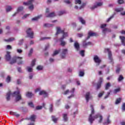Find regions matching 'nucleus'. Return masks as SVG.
<instances>
[{"label": "nucleus", "instance_id": "f257e3e1", "mask_svg": "<svg viewBox=\"0 0 125 125\" xmlns=\"http://www.w3.org/2000/svg\"><path fill=\"white\" fill-rule=\"evenodd\" d=\"M90 107L91 109V113L89 117L88 121L89 123L92 125L95 119L99 118L100 120H99V124H101L102 123V120H103V117L99 113H98L96 114L95 116H93V115L94 114V108H93V105H91Z\"/></svg>", "mask_w": 125, "mask_h": 125}, {"label": "nucleus", "instance_id": "f03ea898", "mask_svg": "<svg viewBox=\"0 0 125 125\" xmlns=\"http://www.w3.org/2000/svg\"><path fill=\"white\" fill-rule=\"evenodd\" d=\"M62 34V37L59 39L60 42H61V45L64 46L66 44V42L63 41V40L67 37H68V33L64 32V30H61V28L59 27H57V32L56 33V36H57L58 34Z\"/></svg>", "mask_w": 125, "mask_h": 125}, {"label": "nucleus", "instance_id": "7ed1b4c3", "mask_svg": "<svg viewBox=\"0 0 125 125\" xmlns=\"http://www.w3.org/2000/svg\"><path fill=\"white\" fill-rule=\"evenodd\" d=\"M12 95L14 97H16L15 100L16 102H18L20 100L22 99V97H21V94H20V91H17L14 92L13 93H12L10 92H8L6 95V100L9 101L10 100V96Z\"/></svg>", "mask_w": 125, "mask_h": 125}, {"label": "nucleus", "instance_id": "20e7f679", "mask_svg": "<svg viewBox=\"0 0 125 125\" xmlns=\"http://www.w3.org/2000/svg\"><path fill=\"white\" fill-rule=\"evenodd\" d=\"M16 62H17L18 65H22L24 64V62L22 60V57H14L13 58L10 63L11 65H12V64L16 63Z\"/></svg>", "mask_w": 125, "mask_h": 125}, {"label": "nucleus", "instance_id": "39448f33", "mask_svg": "<svg viewBox=\"0 0 125 125\" xmlns=\"http://www.w3.org/2000/svg\"><path fill=\"white\" fill-rule=\"evenodd\" d=\"M102 4H103V2H102V0H98V1L95 3L94 5L91 7L90 9L92 10H93V9H95V8H97V7L102 6Z\"/></svg>", "mask_w": 125, "mask_h": 125}, {"label": "nucleus", "instance_id": "423d86ee", "mask_svg": "<svg viewBox=\"0 0 125 125\" xmlns=\"http://www.w3.org/2000/svg\"><path fill=\"white\" fill-rule=\"evenodd\" d=\"M105 52H108V59L110 61V63L114 64V62L113 61V58L112 57V52L110 49H105L104 50Z\"/></svg>", "mask_w": 125, "mask_h": 125}, {"label": "nucleus", "instance_id": "0eeeda50", "mask_svg": "<svg viewBox=\"0 0 125 125\" xmlns=\"http://www.w3.org/2000/svg\"><path fill=\"white\" fill-rule=\"evenodd\" d=\"M75 92V88H73L71 90L69 91V90H67L64 92V94H68V93H71V95L68 97V99L71 98V97H74V93Z\"/></svg>", "mask_w": 125, "mask_h": 125}, {"label": "nucleus", "instance_id": "6e6552de", "mask_svg": "<svg viewBox=\"0 0 125 125\" xmlns=\"http://www.w3.org/2000/svg\"><path fill=\"white\" fill-rule=\"evenodd\" d=\"M31 28H28L26 31V34L28 38H30V39H33L34 38V32L32 31Z\"/></svg>", "mask_w": 125, "mask_h": 125}, {"label": "nucleus", "instance_id": "1a4fd4ad", "mask_svg": "<svg viewBox=\"0 0 125 125\" xmlns=\"http://www.w3.org/2000/svg\"><path fill=\"white\" fill-rule=\"evenodd\" d=\"M68 53V49H62L61 53V57L62 59H64L66 57V54Z\"/></svg>", "mask_w": 125, "mask_h": 125}, {"label": "nucleus", "instance_id": "9d476101", "mask_svg": "<svg viewBox=\"0 0 125 125\" xmlns=\"http://www.w3.org/2000/svg\"><path fill=\"white\" fill-rule=\"evenodd\" d=\"M94 61L96 63L97 66H99L100 64V63H101V60L99 59V57H98V56L95 55L94 57Z\"/></svg>", "mask_w": 125, "mask_h": 125}, {"label": "nucleus", "instance_id": "9b49d317", "mask_svg": "<svg viewBox=\"0 0 125 125\" xmlns=\"http://www.w3.org/2000/svg\"><path fill=\"white\" fill-rule=\"evenodd\" d=\"M103 82V78H100L99 81L98 82L97 84V86H96V89L98 90L100 87H101V84Z\"/></svg>", "mask_w": 125, "mask_h": 125}, {"label": "nucleus", "instance_id": "f8f14e48", "mask_svg": "<svg viewBox=\"0 0 125 125\" xmlns=\"http://www.w3.org/2000/svg\"><path fill=\"white\" fill-rule=\"evenodd\" d=\"M96 36V33L95 32H92L91 31H89L88 34V36L87 38L86 39V40H88L90 37H94Z\"/></svg>", "mask_w": 125, "mask_h": 125}, {"label": "nucleus", "instance_id": "ddd939ff", "mask_svg": "<svg viewBox=\"0 0 125 125\" xmlns=\"http://www.w3.org/2000/svg\"><path fill=\"white\" fill-rule=\"evenodd\" d=\"M111 124V120H110V115H109L107 118L106 120H104V121L103 123L104 125H110Z\"/></svg>", "mask_w": 125, "mask_h": 125}, {"label": "nucleus", "instance_id": "4468645a", "mask_svg": "<svg viewBox=\"0 0 125 125\" xmlns=\"http://www.w3.org/2000/svg\"><path fill=\"white\" fill-rule=\"evenodd\" d=\"M85 98L86 99V103H87L88 101H89V99H90V92H87L85 95Z\"/></svg>", "mask_w": 125, "mask_h": 125}, {"label": "nucleus", "instance_id": "2eb2a0df", "mask_svg": "<svg viewBox=\"0 0 125 125\" xmlns=\"http://www.w3.org/2000/svg\"><path fill=\"white\" fill-rule=\"evenodd\" d=\"M39 95H43V97H47L48 94L45 91H41L39 93Z\"/></svg>", "mask_w": 125, "mask_h": 125}, {"label": "nucleus", "instance_id": "dca6fc26", "mask_svg": "<svg viewBox=\"0 0 125 125\" xmlns=\"http://www.w3.org/2000/svg\"><path fill=\"white\" fill-rule=\"evenodd\" d=\"M23 9V6L19 7L17 9V12L15 13L14 14L12 15L13 17H14V16H16V14H17L18 12H20V11H22Z\"/></svg>", "mask_w": 125, "mask_h": 125}, {"label": "nucleus", "instance_id": "f3484780", "mask_svg": "<svg viewBox=\"0 0 125 125\" xmlns=\"http://www.w3.org/2000/svg\"><path fill=\"white\" fill-rule=\"evenodd\" d=\"M34 1H35V0H30L27 2H24L23 4L24 5H31V4H33Z\"/></svg>", "mask_w": 125, "mask_h": 125}, {"label": "nucleus", "instance_id": "a211bd4d", "mask_svg": "<svg viewBox=\"0 0 125 125\" xmlns=\"http://www.w3.org/2000/svg\"><path fill=\"white\" fill-rule=\"evenodd\" d=\"M45 17H54L55 16V13L52 12L48 14L47 13L45 14Z\"/></svg>", "mask_w": 125, "mask_h": 125}, {"label": "nucleus", "instance_id": "6ab92c4d", "mask_svg": "<svg viewBox=\"0 0 125 125\" xmlns=\"http://www.w3.org/2000/svg\"><path fill=\"white\" fill-rule=\"evenodd\" d=\"M11 58L10 56V52H7V54L5 56V59L7 61H9Z\"/></svg>", "mask_w": 125, "mask_h": 125}, {"label": "nucleus", "instance_id": "aec40b11", "mask_svg": "<svg viewBox=\"0 0 125 125\" xmlns=\"http://www.w3.org/2000/svg\"><path fill=\"white\" fill-rule=\"evenodd\" d=\"M74 47L77 51H79L80 50V44L78 42H75L74 43Z\"/></svg>", "mask_w": 125, "mask_h": 125}, {"label": "nucleus", "instance_id": "412c9836", "mask_svg": "<svg viewBox=\"0 0 125 125\" xmlns=\"http://www.w3.org/2000/svg\"><path fill=\"white\" fill-rule=\"evenodd\" d=\"M63 121L64 122H68V115L67 114H62Z\"/></svg>", "mask_w": 125, "mask_h": 125}, {"label": "nucleus", "instance_id": "4be33fe9", "mask_svg": "<svg viewBox=\"0 0 125 125\" xmlns=\"http://www.w3.org/2000/svg\"><path fill=\"white\" fill-rule=\"evenodd\" d=\"M91 44V42H86L85 41H83V47H86L87 45H90Z\"/></svg>", "mask_w": 125, "mask_h": 125}, {"label": "nucleus", "instance_id": "5701e85b", "mask_svg": "<svg viewBox=\"0 0 125 125\" xmlns=\"http://www.w3.org/2000/svg\"><path fill=\"white\" fill-rule=\"evenodd\" d=\"M36 118L37 116L33 114L30 116L28 120H30V121H31V122H35V120H36Z\"/></svg>", "mask_w": 125, "mask_h": 125}, {"label": "nucleus", "instance_id": "b1692460", "mask_svg": "<svg viewBox=\"0 0 125 125\" xmlns=\"http://www.w3.org/2000/svg\"><path fill=\"white\" fill-rule=\"evenodd\" d=\"M66 13H67V12H66L65 10H62L58 12V15H59V16H61V15L66 14Z\"/></svg>", "mask_w": 125, "mask_h": 125}, {"label": "nucleus", "instance_id": "393cba45", "mask_svg": "<svg viewBox=\"0 0 125 125\" xmlns=\"http://www.w3.org/2000/svg\"><path fill=\"white\" fill-rule=\"evenodd\" d=\"M120 39L121 40V42L123 45L125 46V37L124 36H120Z\"/></svg>", "mask_w": 125, "mask_h": 125}, {"label": "nucleus", "instance_id": "a878e982", "mask_svg": "<svg viewBox=\"0 0 125 125\" xmlns=\"http://www.w3.org/2000/svg\"><path fill=\"white\" fill-rule=\"evenodd\" d=\"M60 51H61V50L60 49H59L58 50H56L54 51V53L52 55V56H55L58 54Z\"/></svg>", "mask_w": 125, "mask_h": 125}, {"label": "nucleus", "instance_id": "bb28decb", "mask_svg": "<svg viewBox=\"0 0 125 125\" xmlns=\"http://www.w3.org/2000/svg\"><path fill=\"white\" fill-rule=\"evenodd\" d=\"M42 15H39L37 17H35V18H32V21H37V20H39V19H40V18H41V17H42Z\"/></svg>", "mask_w": 125, "mask_h": 125}, {"label": "nucleus", "instance_id": "cd10ccee", "mask_svg": "<svg viewBox=\"0 0 125 125\" xmlns=\"http://www.w3.org/2000/svg\"><path fill=\"white\" fill-rule=\"evenodd\" d=\"M10 115H12V116H15V117H16L17 118H18V117H19L20 116V115L17 114V113L14 112L13 111H10Z\"/></svg>", "mask_w": 125, "mask_h": 125}, {"label": "nucleus", "instance_id": "c85d7f7f", "mask_svg": "<svg viewBox=\"0 0 125 125\" xmlns=\"http://www.w3.org/2000/svg\"><path fill=\"white\" fill-rule=\"evenodd\" d=\"M15 40V39L14 38L12 37V38H9L7 40L5 39L4 41L7 42H13V41H14Z\"/></svg>", "mask_w": 125, "mask_h": 125}, {"label": "nucleus", "instance_id": "c756f323", "mask_svg": "<svg viewBox=\"0 0 125 125\" xmlns=\"http://www.w3.org/2000/svg\"><path fill=\"white\" fill-rule=\"evenodd\" d=\"M12 9H13V8H12V7H11V6H7V7L6 8V12H9L11 11V10H12Z\"/></svg>", "mask_w": 125, "mask_h": 125}, {"label": "nucleus", "instance_id": "7c9ffc66", "mask_svg": "<svg viewBox=\"0 0 125 125\" xmlns=\"http://www.w3.org/2000/svg\"><path fill=\"white\" fill-rule=\"evenodd\" d=\"M33 95H34V94H33L32 92H27L26 94V97H28V98H31V97H32Z\"/></svg>", "mask_w": 125, "mask_h": 125}, {"label": "nucleus", "instance_id": "2f4dec72", "mask_svg": "<svg viewBox=\"0 0 125 125\" xmlns=\"http://www.w3.org/2000/svg\"><path fill=\"white\" fill-rule=\"evenodd\" d=\"M114 10L116 12H121V11H123V10H124V8H116Z\"/></svg>", "mask_w": 125, "mask_h": 125}, {"label": "nucleus", "instance_id": "473e14b6", "mask_svg": "<svg viewBox=\"0 0 125 125\" xmlns=\"http://www.w3.org/2000/svg\"><path fill=\"white\" fill-rule=\"evenodd\" d=\"M111 86V83H107L105 85V89L106 90H107V89H109V88Z\"/></svg>", "mask_w": 125, "mask_h": 125}, {"label": "nucleus", "instance_id": "72a5a7b5", "mask_svg": "<svg viewBox=\"0 0 125 125\" xmlns=\"http://www.w3.org/2000/svg\"><path fill=\"white\" fill-rule=\"evenodd\" d=\"M79 20L80 21V22H81L82 23V24H85V21L83 20V18H79Z\"/></svg>", "mask_w": 125, "mask_h": 125}, {"label": "nucleus", "instance_id": "f704fd0d", "mask_svg": "<svg viewBox=\"0 0 125 125\" xmlns=\"http://www.w3.org/2000/svg\"><path fill=\"white\" fill-rule=\"evenodd\" d=\"M44 26L46 27L47 28H50L51 27H53V24L49 23H45L44 24Z\"/></svg>", "mask_w": 125, "mask_h": 125}, {"label": "nucleus", "instance_id": "c9c22d12", "mask_svg": "<svg viewBox=\"0 0 125 125\" xmlns=\"http://www.w3.org/2000/svg\"><path fill=\"white\" fill-rule=\"evenodd\" d=\"M105 32H111V29H108V28H104L103 29V33L104 34H105Z\"/></svg>", "mask_w": 125, "mask_h": 125}, {"label": "nucleus", "instance_id": "e433bc0d", "mask_svg": "<svg viewBox=\"0 0 125 125\" xmlns=\"http://www.w3.org/2000/svg\"><path fill=\"white\" fill-rule=\"evenodd\" d=\"M26 70L27 71L30 73L31 72H32V71H33V67L30 66H27L26 68Z\"/></svg>", "mask_w": 125, "mask_h": 125}, {"label": "nucleus", "instance_id": "4c0bfd02", "mask_svg": "<svg viewBox=\"0 0 125 125\" xmlns=\"http://www.w3.org/2000/svg\"><path fill=\"white\" fill-rule=\"evenodd\" d=\"M79 76V77H83L84 76V72L82 71H80Z\"/></svg>", "mask_w": 125, "mask_h": 125}, {"label": "nucleus", "instance_id": "58836bf2", "mask_svg": "<svg viewBox=\"0 0 125 125\" xmlns=\"http://www.w3.org/2000/svg\"><path fill=\"white\" fill-rule=\"evenodd\" d=\"M52 120L53 121L54 123H57V120H58L57 118H55V116H52Z\"/></svg>", "mask_w": 125, "mask_h": 125}, {"label": "nucleus", "instance_id": "ea45409f", "mask_svg": "<svg viewBox=\"0 0 125 125\" xmlns=\"http://www.w3.org/2000/svg\"><path fill=\"white\" fill-rule=\"evenodd\" d=\"M122 101V99L121 98H119L117 99H116L115 104H117L121 103V101Z\"/></svg>", "mask_w": 125, "mask_h": 125}, {"label": "nucleus", "instance_id": "a19ab883", "mask_svg": "<svg viewBox=\"0 0 125 125\" xmlns=\"http://www.w3.org/2000/svg\"><path fill=\"white\" fill-rule=\"evenodd\" d=\"M114 16H115V14H114L110 18L107 19V20H106V22L110 21H111V20L112 19V18H114Z\"/></svg>", "mask_w": 125, "mask_h": 125}, {"label": "nucleus", "instance_id": "79ce46f5", "mask_svg": "<svg viewBox=\"0 0 125 125\" xmlns=\"http://www.w3.org/2000/svg\"><path fill=\"white\" fill-rule=\"evenodd\" d=\"M80 54L82 56V57H83L84 56V50H82L80 51Z\"/></svg>", "mask_w": 125, "mask_h": 125}, {"label": "nucleus", "instance_id": "37998d69", "mask_svg": "<svg viewBox=\"0 0 125 125\" xmlns=\"http://www.w3.org/2000/svg\"><path fill=\"white\" fill-rule=\"evenodd\" d=\"M50 37H42L40 39V41H44V40H49Z\"/></svg>", "mask_w": 125, "mask_h": 125}, {"label": "nucleus", "instance_id": "c03bdc74", "mask_svg": "<svg viewBox=\"0 0 125 125\" xmlns=\"http://www.w3.org/2000/svg\"><path fill=\"white\" fill-rule=\"evenodd\" d=\"M123 79H124V77H123V75H120L118 80V82H121V81H123Z\"/></svg>", "mask_w": 125, "mask_h": 125}, {"label": "nucleus", "instance_id": "a18cd8bd", "mask_svg": "<svg viewBox=\"0 0 125 125\" xmlns=\"http://www.w3.org/2000/svg\"><path fill=\"white\" fill-rule=\"evenodd\" d=\"M117 2L119 4H123V3H125V1L124 0H118Z\"/></svg>", "mask_w": 125, "mask_h": 125}, {"label": "nucleus", "instance_id": "49530a36", "mask_svg": "<svg viewBox=\"0 0 125 125\" xmlns=\"http://www.w3.org/2000/svg\"><path fill=\"white\" fill-rule=\"evenodd\" d=\"M23 42H24L23 39H21V40H20L19 43H18L19 45H22V44H23Z\"/></svg>", "mask_w": 125, "mask_h": 125}, {"label": "nucleus", "instance_id": "de8ad7c7", "mask_svg": "<svg viewBox=\"0 0 125 125\" xmlns=\"http://www.w3.org/2000/svg\"><path fill=\"white\" fill-rule=\"evenodd\" d=\"M11 80V78H10V76H7L6 81L7 83H10Z\"/></svg>", "mask_w": 125, "mask_h": 125}, {"label": "nucleus", "instance_id": "09e8293b", "mask_svg": "<svg viewBox=\"0 0 125 125\" xmlns=\"http://www.w3.org/2000/svg\"><path fill=\"white\" fill-rule=\"evenodd\" d=\"M37 69L38 71H41L42 70V66L39 65L38 66H37Z\"/></svg>", "mask_w": 125, "mask_h": 125}, {"label": "nucleus", "instance_id": "8fccbe9b", "mask_svg": "<svg viewBox=\"0 0 125 125\" xmlns=\"http://www.w3.org/2000/svg\"><path fill=\"white\" fill-rule=\"evenodd\" d=\"M36 64V60H33L31 62V66L32 67H34V65Z\"/></svg>", "mask_w": 125, "mask_h": 125}, {"label": "nucleus", "instance_id": "3c124183", "mask_svg": "<svg viewBox=\"0 0 125 125\" xmlns=\"http://www.w3.org/2000/svg\"><path fill=\"white\" fill-rule=\"evenodd\" d=\"M76 4H81L82 1L81 0H75Z\"/></svg>", "mask_w": 125, "mask_h": 125}, {"label": "nucleus", "instance_id": "603ef678", "mask_svg": "<svg viewBox=\"0 0 125 125\" xmlns=\"http://www.w3.org/2000/svg\"><path fill=\"white\" fill-rule=\"evenodd\" d=\"M33 48L30 49L29 52L28 53V56H31L32 55V54L33 53Z\"/></svg>", "mask_w": 125, "mask_h": 125}, {"label": "nucleus", "instance_id": "864d4df0", "mask_svg": "<svg viewBox=\"0 0 125 125\" xmlns=\"http://www.w3.org/2000/svg\"><path fill=\"white\" fill-rule=\"evenodd\" d=\"M49 111L51 112L53 111V105L52 104L50 105Z\"/></svg>", "mask_w": 125, "mask_h": 125}, {"label": "nucleus", "instance_id": "5fc2aeb1", "mask_svg": "<svg viewBox=\"0 0 125 125\" xmlns=\"http://www.w3.org/2000/svg\"><path fill=\"white\" fill-rule=\"evenodd\" d=\"M85 5H86L85 3H83L79 8V9H82V8H83V7L85 6Z\"/></svg>", "mask_w": 125, "mask_h": 125}, {"label": "nucleus", "instance_id": "6e6d98bb", "mask_svg": "<svg viewBox=\"0 0 125 125\" xmlns=\"http://www.w3.org/2000/svg\"><path fill=\"white\" fill-rule=\"evenodd\" d=\"M64 2L67 4H70L71 3V1L70 0H64Z\"/></svg>", "mask_w": 125, "mask_h": 125}, {"label": "nucleus", "instance_id": "4d7b16f0", "mask_svg": "<svg viewBox=\"0 0 125 125\" xmlns=\"http://www.w3.org/2000/svg\"><path fill=\"white\" fill-rule=\"evenodd\" d=\"M28 105L30 106V107H31V108H34V104L32 102L29 103Z\"/></svg>", "mask_w": 125, "mask_h": 125}, {"label": "nucleus", "instance_id": "13d9d810", "mask_svg": "<svg viewBox=\"0 0 125 125\" xmlns=\"http://www.w3.org/2000/svg\"><path fill=\"white\" fill-rule=\"evenodd\" d=\"M110 92H111V90H110V92H107V94L104 97V99H106V98H108V97H109V95H110Z\"/></svg>", "mask_w": 125, "mask_h": 125}, {"label": "nucleus", "instance_id": "bf43d9fd", "mask_svg": "<svg viewBox=\"0 0 125 125\" xmlns=\"http://www.w3.org/2000/svg\"><path fill=\"white\" fill-rule=\"evenodd\" d=\"M120 88L115 89L114 90V93H117V92H119V91H120Z\"/></svg>", "mask_w": 125, "mask_h": 125}, {"label": "nucleus", "instance_id": "052dcab7", "mask_svg": "<svg viewBox=\"0 0 125 125\" xmlns=\"http://www.w3.org/2000/svg\"><path fill=\"white\" fill-rule=\"evenodd\" d=\"M36 109V110H41V109H42V106H38Z\"/></svg>", "mask_w": 125, "mask_h": 125}, {"label": "nucleus", "instance_id": "680f3d73", "mask_svg": "<svg viewBox=\"0 0 125 125\" xmlns=\"http://www.w3.org/2000/svg\"><path fill=\"white\" fill-rule=\"evenodd\" d=\"M33 76H34V75L33 74V73H30L29 74V78L30 80H32V79H33Z\"/></svg>", "mask_w": 125, "mask_h": 125}, {"label": "nucleus", "instance_id": "e2e57ef3", "mask_svg": "<svg viewBox=\"0 0 125 125\" xmlns=\"http://www.w3.org/2000/svg\"><path fill=\"white\" fill-rule=\"evenodd\" d=\"M17 51L18 53H22V52H23V51L20 49H18Z\"/></svg>", "mask_w": 125, "mask_h": 125}, {"label": "nucleus", "instance_id": "0e129e2a", "mask_svg": "<svg viewBox=\"0 0 125 125\" xmlns=\"http://www.w3.org/2000/svg\"><path fill=\"white\" fill-rule=\"evenodd\" d=\"M106 26H107V25L106 24H102L101 26V28H102V29H104V28H105V27H106Z\"/></svg>", "mask_w": 125, "mask_h": 125}, {"label": "nucleus", "instance_id": "69168bd1", "mask_svg": "<svg viewBox=\"0 0 125 125\" xmlns=\"http://www.w3.org/2000/svg\"><path fill=\"white\" fill-rule=\"evenodd\" d=\"M29 8L30 10H33L34 9V5H31L29 7Z\"/></svg>", "mask_w": 125, "mask_h": 125}, {"label": "nucleus", "instance_id": "338daca9", "mask_svg": "<svg viewBox=\"0 0 125 125\" xmlns=\"http://www.w3.org/2000/svg\"><path fill=\"white\" fill-rule=\"evenodd\" d=\"M122 110L123 111H125V103H123V104L122 105Z\"/></svg>", "mask_w": 125, "mask_h": 125}, {"label": "nucleus", "instance_id": "774afa93", "mask_svg": "<svg viewBox=\"0 0 125 125\" xmlns=\"http://www.w3.org/2000/svg\"><path fill=\"white\" fill-rule=\"evenodd\" d=\"M48 47H49V44H47L45 47V49H44V50H46Z\"/></svg>", "mask_w": 125, "mask_h": 125}]
</instances>
